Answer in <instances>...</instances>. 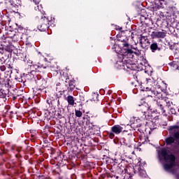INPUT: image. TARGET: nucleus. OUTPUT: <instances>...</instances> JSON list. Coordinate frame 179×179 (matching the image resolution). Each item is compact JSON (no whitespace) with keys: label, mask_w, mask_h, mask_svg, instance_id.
I'll return each mask as SVG.
<instances>
[{"label":"nucleus","mask_w":179,"mask_h":179,"mask_svg":"<svg viewBox=\"0 0 179 179\" xmlns=\"http://www.w3.org/2000/svg\"><path fill=\"white\" fill-rule=\"evenodd\" d=\"M44 62H48L50 65L51 64H55L57 62V59L55 58H53L52 56L51 55H47L44 59H43Z\"/></svg>","instance_id":"22"},{"label":"nucleus","mask_w":179,"mask_h":179,"mask_svg":"<svg viewBox=\"0 0 179 179\" xmlns=\"http://www.w3.org/2000/svg\"><path fill=\"white\" fill-rule=\"evenodd\" d=\"M59 179H69V178H65L64 176L59 177Z\"/></svg>","instance_id":"51"},{"label":"nucleus","mask_w":179,"mask_h":179,"mask_svg":"<svg viewBox=\"0 0 179 179\" xmlns=\"http://www.w3.org/2000/svg\"><path fill=\"white\" fill-rule=\"evenodd\" d=\"M150 48L152 52H155L156 51H160V50H161L160 48H159V45L156 42L152 43L150 45Z\"/></svg>","instance_id":"24"},{"label":"nucleus","mask_w":179,"mask_h":179,"mask_svg":"<svg viewBox=\"0 0 179 179\" xmlns=\"http://www.w3.org/2000/svg\"><path fill=\"white\" fill-rule=\"evenodd\" d=\"M65 78V86L67 88L68 92H73V90L75 89L76 83L74 78L72 77H70L69 76H66L64 77Z\"/></svg>","instance_id":"12"},{"label":"nucleus","mask_w":179,"mask_h":179,"mask_svg":"<svg viewBox=\"0 0 179 179\" xmlns=\"http://www.w3.org/2000/svg\"><path fill=\"white\" fill-rule=\"evenodd\" d=\"M15 157H16L17 159H20V157H22V155H15Z\"/></svg>","instance_id":"49"},{"label":"nucleus","mask_w":179,"mask_h":179,"mask_svg":"<svg viewBox=\"0 0 179 179\" xmlns=\"http://www.w3.org/2000/svg\"><path fill=\"white\" fill-rule=\"evenodd\" d=\"M124 162H125V161H123V162H122L120 164H118V166H119V167H122V163H124Z\"/></svg>","instance_id":"50"},{"label":"nucleus","mask_w":179,"mask_h":179,"mask_svg":"<svg viewBox=\"0 0 179 179\" xmlns=\"http://www.w3.org/2000/svg\"><path fill=\"white\" fill-rule=\"evenodd\" d=\"M80 100H83V97H82V98L80 99Z\"/></svg>","instance_id":"58"},{"label":"nucleus","mask_w":179,"mask_h":179,"mask_svg":"<svg viewBox=\"0 0 179 179\" xmlns=\"http://www.w3.org/2000/svg\"><path fill=\"white\" fill-rule=\"evenodd\" d=\"M136 106L139 107V110L143 113V114H146L148 111H151V113L153 112L152 101H150V103H148L145 99H141L136 102Z\"/></svg>","instance_id":"9"},{"label":"nucleus","mask_w":179,"mask_h":179,"mask_svg":"<svg viewBox=\"0 0 179 179\" xmlns=\"http://www.w3.org/2000/svg\"><path fill=\"white\" fill-rule=\"evenodd\" d=\"M124 142H127L129 145H131L134 142V136H132V133L124 134Z\"/></svg>","instance_id":"19"},{"label":"nucleus","mask_w":179,"mask_h":179,"mask_svg":"<svg viewBox=\"0 0 179 179\" xmlns=\"http://www.w3.org/2000/svg\"><path fill=\"white\" fill-rule=\"evenodd\" d=\"M169 153L170 150H167L166 148H162L159 152V156L163 157L164 162H166V164H164V169L166 170V171L171 170V169L177 166L176 155L173 153Z\"/></svg>","instance_id":"3"},{"label":"nucleus","mask_w":179,"mask_h":179,"mask_svg":"<svg viewBox=\"0 0 179 179\" xmlns=\"http://www.w3.org/2000/svg\"><path fill=\"white\" fill-rule=\"evenodd\" d=\"M29 69L31 71H35V73H36V71H38V72H40L41 69H40V62H38L37 64H31V65H29Z\"/></svg>","instance_id":"26"},{"label":"nucleus","mask_w":179,"mask_h":179,"mask_svg":"<svg viewBox=\"0 0 179 179\" xmlns=\"http://www.w3.org/2000/svg\"><path fill=\"white\" fill-rule=\"evenodd\" d=\"M139 44L142 48L145 49L148 48L149 45H150V42L149 41L148 36L141 35L139 39Z\"/></svg>","instance_id":"15"},{"label":"nucleus","mask_w":179,"mask_h":179,"mask_svg":"<svg viewBox=\"0 0 179 179\" xmlns=\"http://www.w3.org/2000/svg\"><path fill=\"white\" fill-rule=\"evenodd\" d=\"M9 40L10 38H8V36H5V35L0 36V42L4 43L5 44L9 43Z\"/></svg>","instance_id":"29"},{"label":"nucleus","mask_w":179,"mask_h":179,"mask_svg":"<svg viewBox=\"0 0 179 179\" xmlns=\"http://www.w3.org/2000/svg\"><path fill=\"white\" fill-rule=\"evenodd\" d=\"M27 150H30L32 153H34V148L27 146Z\"/></svg>","instance_id":"40"},{"label":"nucleus","mask_w":179,"mask_h":179,"mask_svg":"<svg viewBox=\"0 0 179 179\" xmlns=\"http://www.w3.org/2000/svg\"><path fill=\"white\" fill-rule=\"evenodd\" d=\"M110 61L115 64V68L117 69H123L129 72V73H135L134 72L138 71V65L134 63V61L131 59H127L124 62L118 55H115L110 57Z\"/></svg>","instance_id":"2"},{"label":"nucleus","mask_w":179,"mask_h":179,"mask_svg":"<svg viewBox=\"0 0 179 179\" xmlns=\"http://www.w3.org/2000/svg\"><path fill=\"white\" fill-rule=\"evenodd\" d=\"M178 125H171L168 127L169 136L165 138L166 146H171L172 143H176V141H179V122Z\"/></svg>","instance_id":"5"},{"label":"nucleus","mask_w":179,"mask_h":179,"mask_svg":"<svg viewBox=\"0 0 179 179\" xmlns=\"http://www.w3.org/2000/svg\"><path fill=\"white\" fill-rule=\"evenodd\" d=\"M35 82L37 86L36 90L38 93H47V80L37 77Z\"/></svg>","instance_id":"10"},{"label":"nucleus","mask_w":179,"mask_h":179,"mask_svg":"<svg viewBox=\"0 0 179 179\" xmlns=\"http://www.w3.org/2000/svg\"><path fill=\"white\" fill-rule=\"evenodd\" d=\"M2 17H3V13H0V23L2 22Z\"/></svg>","instance_id":"48"},{"label":"nucleus","mask_w":179,"mask_h":179,"mask_svg":"<svg viewBox=\"0 0 179 179\" xmlns=\"http://www.w3.org/2000/svg\"><path fill=\"white\" fill-rule=\"evenodd\" d=\"M177 145L179 147V141L177 143Z\"/></svg>","instance_id":"57"},{"label":"nucleus","mask_w":179,"mask_h":179,"mask_svg":"<svg viewBox=\"0 0 179 179\" xmlns=\"http://www.w3.org/2000/svg\"><path fill=\"white\" fill-rule=\"evenodd\" d=\"M10 97H13V100H16L17 97H19V94H13L12 92H10Z\"/></svg>","instance_id":"37"},{"label":"nucleus","mask_w":179,"mask_h":179,"mask_svg":"<svg viewBox=\"0 0 179 179\" xmlns=\"http://www.w3.org/2000/svg\"><path fill=\"white\" fill-rule=\"evenodd\" d=\"M0 44H5L3 42L0 41Z\"/></svg>","instance_id":"56"},{"label":"nucleus","mask_w":179,"mask_h":179,"mask_svg":"<svg viewBox=\"0 0 179 179\" xmlns=\"http://www.w3.org/2000/svg\"><path fill=\"white\" fill-rule=\"evenodd\" d=\"M75 114H76V116L78 117V118H80V117L83 115V113H82V111L78 110L76 109L75 110Z\"/></svg>","instance_id":"32"},{"label":"nucleus","mask_w":179,"mask_h":179,"mask_svg":"<svg viewBox=\"0 0 179 179\" xmlns=\"http://www.w3.org/2000/svg\"><path fill=\"white\" fill-rule=\"evenodd\" d=\"M41 0H34V3L36 4V5H38V3H40V1H41Z\"/></svg>","instance_id":"45"},{"label":"nucleus","mask_w":179,"mask_h":179,"mask_svg":"<svg viewBox=\"0 0 179 179\" xmlns=\"http://www.w3.org/2000/svg\"><path fill=\"white\" fill-rule=\"evenodd\" d=\"M41 17L39 20V24L37 27L38 30L39 31H46L50 29V26L51 27H54L55 26V18L51 16H48L45 12H43L41 13Z\"/></svg>","instance_id":"4"},{"label":"nucleus","mask_w":179,"mask_h":179,"mask_svg":"<svg viewBox=\"0 0 179 179\" xmlns=\"http://www.w3.org/2000/svg\"><path fill=\"white\" fill-rule=\"evenodd\" d=\"M6 69H8V71L12 73V69H13V64H12V62H10V60H7L4 63H1L0 71H1V72H5Z\"/></svg>","instance_id":"13"},{"label":"nucleus","mask_w":179,"mask_h":179,"mask_svg":"<svg viewBox=\"0 0 179 179\" xmlns=\"http://www.w3.org/2000/svg\"><path fill=\"white\" fill-rule=\"evenodd\" d=\"M115 29L116 30H119L120 32H119V33H121V31H122V27H120V26H116V27H115Z\"/></svg>","instance_id":"42"},{"label":"nucleus","mask_w":179,"mask_h":179,"mask_svg":"<svg viewBox=\"0 0 179 179\" xmlns=\"http://www.w3.org/2000/svg\"><path fill=\"white\" fill-rule=\"evenodd\" d=\"M166 33L162 31H152L151 34V37L152 38H164L166 37Z\"/></svg>","instance_id":"16"},{"label":"nucleus","mask_w":179,"mask_h":179,"mask_svg":"<svg viewBox=\"0 0 179 179\" xmlns=\"http://www.w3.org/2000/svg\"><path fill=\"white\" fill-rule=\"evenodd\" d=\"M91 101H99V94H94Z\"/></svg>","instance_id":"33"},{"label":"nucleus","mask_w":179,"mask_h":179,"mask_svg":"<svg viewBox=\"0 0 179 179\" xmlns=\"http://www.w3.org/2000/svg\"><path fill=\"white\" fill-rule=\"evenodd\" d=\"M138 143L141 145H145V143H148V141H149V138L145 136V134H141L138 137Z\"/></svg>","instance_id":"20"},{"label":"nucleus","mask_w":179,"mask_h":179,"mask_svg":"<svg viewBox=\"0 0 179 179\" xmlns=\"http://www.w3.org/2000/svg\"><path fill=\"white\" fill-rule=\"evenodd\" d=\"M157 14L159 16V18H157V23H159V22H162V20H164V13L158 11Z\"/></svg>","instance_id":"30"},{"label":"nucleus","mask_w":179,"mask_h":179,"mask_svg":"<svg viewBox=\"0 0 179 179\" xmlns=\"http://www.w3.org/2000/svg\"><path fill=\"white\" fill-rule=\"evenodd\" d=\"M131 34V31L125 30L122 31L119 34L117 35V44L115 45V48L119 47L122 51V55L123 57V59H131L132 61V58L134 57V50L132 49V45L129 44V35Z\"/></svg>","instance_id":"1"},{"label":"nucleus","mask_w":179,"mask_h":179,"mask_svg":"<svg viewBox=\"0 0 179 179\" xmlns=\"http://www.w3.org/2000/svg\"><path fill=\"white\" fill-rule=\"evenodd\" d=\"M0 32H1V29H0Z\"/></svg>","instance_id":"60"},{"label":"nucleus","mask_w":179,"mask_h":179,"mask_svg":"<svg viewBox=\"0 0 179 179\" xmlns=\"http://www.w3.org/2000/svg\"><path fill=\"white\" fill-rule=\"evenodd\" d=\"M146 85L145 86H143V85H141V89L143 90V92H150V93L148 95V97H155V96H158V97H160L161 93L152 89L150 87V83H152V79L146 78L145 80Z\"/></svg>","instance_id":"7"},{"label":"nucleus","mask_w":179,"mask_h":179,"mask_svg":"<svg viewBox=\"0 0 179 179\" xmlns=\"http://www.w3.org/2000/svg\"><path fill=\"white\" fill-rule=\"evenodd\" d=\"M24 28L20 27L17 29V31H13V35L8 36L9 39V44L10 42L13 41L14 43H17V41H20L22 38H23V36H24Z\"/></svg>","instance_id":"8"},{"label":"nucleus","mask_w":179,"mask_h":179,"mask_svg":"<svg viewBox=\"0 0 179 179\" xmlns=\"http://www.w3.org/2000/svg\"><path fill=\"white\" fill-rule=\"evenodd\" d=\"M58 115H59V118H61V117H62V115L59 113H58Z\"/></svg>","instance_id":"55"},{"label":"nucleus","mask_w":179,"mask_h":179,"mask_svg":"<svg viewBox=\"0 0 179 179\" xmlns=\"http://www.w3.org/2000/svg\"><path fill=\"white\" fill-rule=\"evenodd\" d=\"M6 97H10V91L9 89L0 88V99H6Z\"/></svg>","instance_id":"17"},{"label":"nucleus","mask_w":179,"mask_h":179,"mask_svg":"<svg viewBox=\"0 0 179 179\" xmlns=\"http://www.w3.org/2000/svg\"><path fill=\"white\" fill-rule=\"evenodd\" d=\"M44 62H44V60L39 62L40 69H41V71H43V69H45V72H48V68L50 67V66Z\"/></svg>","instance_id":"25"},{"label":"nucleus","mask_w":179,"mask_h":179,"mask_svg":"<svg viewBox=\"0 0 179 179\" xmlns=\"http://www.w3.org/2000/svg\"><path fill=\"white\" fill-rule=\"evenodd\" d=\"M15 5L17 8H20V6H22V1L16 0Z\"/></svg>","instance_id":"36"},{"label":"nucleus","mask_w":179,"mask_h":179,"mask_svg":"<svg viewBox=\"0 0 179 179\" xmlns=\"http://www.w3.org/2000/svg\"><path fill=\"white\" fill-rule=\"evenodd\" d=\"M10 150L13 151L15 150V148H13V147H10Z\"/></svg>","instance_id":"54"},{"label":"nucleus","mask_w":179,"mask_h":179,"mask_svg":"<svg viewBox=\"0 0 179 179\" xmlns=\"http://www.w3.org/2000/svg\"><path fill=\"white\" fill-rule=\"evenodd\" d=\"M13 45H12V42H10V43H6V45H4V50L6 51V52H8V54H10V52H13Z\"/></svg>","instance_id":"21"},{"label":"nucleus","mask_w":179,"mask_h":179,"mask_svg":"<svg viewBox=\"0 0 179 179\" xmlns=\"http://www.w3.org/2000/svg\"><path fill=\"white\" fill-rule=\"evenodd\" d=\"M174 48H175L174 44H172V45L169 44V49L174 50Z\"/></svg>","instance_id":"47"},{"label":"nucleus","mask_w":179,"mask_h":179,"mask_svg":"<svg viewBox=\"0 0 179 179\" xmlns=\"http://www.w3.org/2000/svg\"><path fill=\"white\" fill-rule=\"evenodd\" d=\"M170 110L171 114H173L174 115H176V109L171 108Z\"/></svg>","instance_id":"43"},{"label":"nucleus","mask_w":179,"mask_h":179,"mask_svg":"<svg viewBox=\"0 0 179 179\" xmlns=\"http://www.w3.org/2000/svg\"><path fill=\"white\" fill-rule=\"evenodd\" d=\"M158 5H161V6H163V3H164V0H158V3H157Z\"/></svg>","instance_id":"41"},{"label":"nucleus","mask_w":179,"mask_h":179,"mask_svg":"<svg viewBox=\"0 0 179 179\" xmlns=\"http://www.w3.org/2000/svg\"><path fill=\"white\" fill-rule=\"evenodd\" d=\"M1 56H0V64L5 63L6 61H9V55L10 54L8 52H0Z\"/></svg>","instance_id":"18"},{"label":"nucleus","mask_w":179,"mask_h":179,"mask_svg":"<svg viewBox=\"0 0 179 179\" xmlns=\"http://www.w3.org/2000/svg\"><path fill=\"white\" fill-rule=\"evenodd\" d=\"M58 72H59V66H58V63L55 62V63L51 64L48 69V73H52L54 76H57L58 75Z\"/></svg>","instance_id":"14"},{"label":"nucleus","mask_w":179,"mask_h":179,"mask_svg":"<svg viewBox=\"0 0 179 179\" xmlns=\"http://www.w3.org/2000/svg\"><path fill=\"white\" fill-rule=\"evenodd\" d=\"M56 86H61V84L59 83L56 84Z\"/></svg>","instance_id":"53"},{"label":"nucleus","mask_w":179,"mask_h":179,"mask_svg":"<svg viewBox=\"0 0 179 179\" xmlns=\"http://www.w3.org/2000/svg\"><path fill=\"white\" fill-rule=\"evenodd\" d=\"M25 62H27V64H31V65H33V61H31L30 59H29V60L26 59Z\"/></svg>","instance_id":"46"},{"label":"nucleus","mask_w":179,"mask_h":179,"mask_svg":"<svg viewBox=\"0 0 179 179\" xmlns=\"http://www.w3.org/2000/svg\"><path fill=\"white\" fill-rule=\"evenodd\" d=\"M178 16L179 17V12L178 13Z\"/></svg>","instance_id":"59"},{"label":"nucleus","mask_w":179,"mask_h":179,"mask_svg":"<svg viewBox=\"0 0 179 179\" xmlns=\"http://www.w3.org/2000/svg\"><path fill=\"white\" fill-rule=\"evenodd\" d=\"M141 124H136V123H133L131 124V128H132L133 131H139L140 134H142L141 129L138 128V127H141Z\"/></svg>","instance_id":"28"},{"label":"nucleus","mask_w":179,"mask_h":179,"mask_svg":"<svg viewBox=\"0 0 179 179\" xmlns=\"http://www.w3.org/2000/svg\"><path fill=\"white\" fill-rule=\"evenodd\" d=\"M124 124H115L110 128V131H108V135L110 139H114L115 135H120L121 132H123V134H128V131L124 130Z\"/></svg>","instance_id":"6"},{"label":"nucleus","mask_w":179,"mask_h":179,"mask_svg":"<svg viewBox=\"0 0 179 179\" xmlns=\"http://www.w3.org/2000/svg\"><path fill=\"white\" fill-rule=\"evenodd\" d=\"M47 103L49 104V106H50V104L51 103L52 104V101L51 100H48L47 101Z\"/></svg>","instance_id":"52"},{"label":"nucleus","mask_w":179,"mask_h":179,"mask_svg":"<svg viewBox=\"0 0 179 179\" xmlns=\"http://www.w3.org/2000/svg\"><path fill=\"white\" fill-rule=\"evenodd\" d=\"M151 107L152 108V111L155 113H159V114H164L166 113V110H164V106L162 102H159V101L156 99H152L151 101Z\"/></svg>","instance_id":"11"},{"label":"nucleus","mask_w":179,"mask_h":179,"mask_svg":"<svg viewBox=\"0 0 179 179\" xmlns=\"http://www.w3.org/2000/svg\"><path fill=\"white\" fill-rule=\"evenodd\" d=\"M93 125V122H90V117H87L86 124L87 125Z\"/></svg>","instance_id":"38"},{"label":"nucleus","mask_w":179,"mask_h":179,"mask_svg":"<svg viewBox=\"0 0 179 179\" xmlns=\"http://www.w3.org/2000/svg\"><path fill=\"white\" fill-rule=\"evenodd\" d=\"M135 50H136V52H134V54L137 55V57H139V55H141V50H137V48H135Z\"/></svg>","instance_id":"39"},{"label":"nucleus","mask_w":179,"mask_h":179,"mask_svg":"<svg viewBox=\"0 0 179 179\" xmlns=\"http://www.w3.org/2000/svg\"><path fill=\"white\" fill-rule=\"evenodd\" d=\"M176 179H179V172H176L174 174Z\"/></svg>","instance_id":"44"},{"label":"nucleus","mask_w":179,"mask_h":179,"mask_svg":"<svg viewBox=\"0 0 179 179\" xmlns=\"http://www.w3.org/2000/svg\"><path fill=\"white\" fill-rule=\"evenodd\" d=\"M6 3L8 4V6H10V8H17L16 7V2L13 1V0H9L8 1L6 2Z\"/></svg>","instance_id":"31"},{"label":"nucleus","mask_w":179,"mask_h":179,"mask_svg":"<svg viewBox=\"0 0 179 179\" xmlns=\"http://www.w3.org/2000/svg\"><path fill=\"white\" fill-rule=\"evenodd\" d=\"M5 45L6 43L0 44V52H3V51H5Z\"/></svg>","instance_id":"35"},{"label":"nucleus","mask_w":179,"mask_h":179,"mask_svg":"<svg viewBox=\"0 0 179 179\" xmlns=\"http://www.w3.org/2000/svg\"><path fill=\"white\" fill-rule=\"evenodd\" d=\"M69 106H74L75 105V99L73 96L69 95L66 99Z\"/></svg>","instance_id":"27"},{"label":"nucleus","mask_w":179,"mask_h":179,"mask_svg":"<svg viewBox=\"0 0 179 179\" xmlns=\"http://www.w3.org/2000/svg\"><path fill=\"white\" fill-rule=\"evenodd\" d=\"M34 76H36V71L34 70H30L28 73L25 74V78L28 80H31V79L34 78Z\"/></svg>","instance_id":"23"},{"label":"nucleus","mask_w":179,"mask_h":179,"mask_svg":"<svg viewBox=\"0 0 179 179\" xmlns=\"http://www.w3.org/2000/svg\"><path fill=\"white\" fill-rule=\"evenodd\" d=\"M30 136L31 138V139H36V131L34 130H32V131H30Z\"/></svg>","instance_id":"34"}]
</instances>
